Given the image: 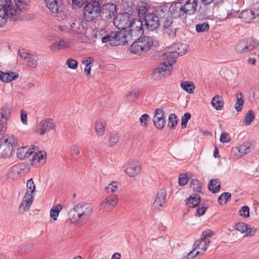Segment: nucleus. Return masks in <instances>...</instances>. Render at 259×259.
<instances>
[{
  "label": "nucleus",
  "mask_w": 259,
  "mask_h": 259,
  "mask_svg": "<svg viewBox=\"0 0 259 259\" xmlns=\"http://www.w3.org/2000/svg\"><path fill=\"white\" fill-rule=\"evenodd\" d=\"M93 210V207L91 203L81 202L70 210L68 214L72 222L84 223L90 219Z\"/></svg>",
  "instance_id": "1"
},
{
  "label": "nucleus",
  "mask_w": 259,
  "mask_h": 259,
  "mask_svg": "<svg viewBox=\"0 0 259 259\" xmlns=\"http://www.w3.org/2000/svg\"><path fill=\"white\" fill-rule=\"evenodd\" d=\"M123 31H119L121 45H125L129 41L137 39L143 33L142 22L138 19H134L132 25Z\"/></svg>",
  "instance_id": "2"
},
{
  "label": "nucleus",
  "mask_w": 259,
  "mask_h": 259,
  "mask_svg": "<svg viewBox=\"0 0 259 259\" xmlns=\"http://www.w3.org/2000/svg\"><path fill=\"white\" fill-rule=\"evenodd\" d=\"M153 44L151 37L144 35L135 39L130 46L131 52L135 54L141 55L151 50Z\"/></svg>",
  "instance_id": "3"
},
{
  "label": "nucleus",
  "mask_w": 259,
  "mask_h": 259,
  "mask_svg": "<svg viewBox=\"0 0 259 259\" xmlns=\"http://www.w3.org/2000/svg\"><path fill=\"white\" fill-rule=\"evenodd\" d=\"M13 2L12 0H5V3L0 5V27H4L8 19L11 21H19L18 15L13 12Z\"/></svg>",
  "instance_id": "4"
},
{
  "label": "nucleus",
  "mask_w": 259,
  "mask_h": 259,
  "mask_svg": "<svg viewBox=\"0 0 259 259\" xmlns=\"http://www.w3.org/2000/svg\"><path fill=\"white\" fill-rule=\"evenodd\" d=\"M100 3L98 0H91L84 6L83 9V19L88 21H92L100 14Z\"/></svg>",
  "instance_id": "5"
},
{
  "label": "nucleus",
  "mask_w": 259,
  "mask_h": 259,
  "mask_svg": "<svg viewBox=\"0 0 259 259\" xmlns=\"http://www.w3.org/2000/svg\"><path fill=\"white\" fill-rule=\"evenodd\" d=\"M17 143L14 136H3L0 139V155L3 158L10 157Z\"/></svg>",
  "instance_id": "6"
},
{
  "label": "nucleus",
  "mask_w": 259,
  "mask_h": 259,
  "mask_svg": "<svg viewBox=\"0 0 259 259\" xmlns=\"http://www.w3.org/2000/svg\"><path fill=\"white\" fill-rule=\"evenodd\" d=\"M134 19L129 13H118L115 16L113 23L118 29L123 31L132 25V21Z\"/></svg>",
  "instance_id": "7"
},
{
  "label": "nucleus",
  "mask_w": 259,
  "mask_h": 259,
  "mask_svg": "<svg viewBox=\"0 0 259 259\" xmlns=\"http://www.w3.org/2000/svg\"><path fill=\"white\" fill-rule=\"evenodd\" d=\"M12 109L9 104H6L0 109V136H3L6 132L7 120L11 116Z\"/></svg>",
  "instance_id": "8"
},
{
  "label": "nucleus",
  "mask_w": 259,
  "mask_h": 259,
  "mask_svg": "<svg viewBox=\"0 0 259 259\" xmlns=\"http://www.w3.org/2000/svg\"><path fill=\"white\" fill-rule=\"evenodd\" d=\"M254 39L251 37L244 38L240 40L236 46L235 49L239 53H245L252 50L256 47Z\"/></svg>",
  "instance_id": "9"
},
{
  "label": "nucleus",
  "mask_w": 259,
  "mask_h": 259,
  "mask_svg": "<svg viewBox=\"0 0 259 259\" xmlns=\"http://www.w3.org/2000/svg\"><path fill=\"white\" fill-rule=\"evenodd\" d=\"M147 28L150 31L156 30L160 26V22L158 16L151 10L144 16V18Z\"/></svg>",
  "instance_id": "10"
},
{
  "label": "nucleus",
  "mask_w": 259,
  "mask_h": 259,
  "mask_svg": "<svg viewBox=\"0 0 259 259\" xmlns=\"http://www.w3.org/2000/svg\"><path fill=\"white\" fill-rule=\"evenodd\" d=\"M187 46L186 45L181 44L180 48H178V51L174 52H169L165 53V55L167 59V62L166 63V66L170 70L172 68V65L174 64L176 62V54L177 56H183L185 55L187 52Z\"/></svg>",
  "instance_id": "11"
},
{
  "label": "nucleus",
  "mask_w": 259,
  "mask_h": 259,
  "mask_svg": "<svg viewBox=\"0 0 259 259\" xmlns=\"http://www.w3.org/2000/svg\"><path fill=\"white\" fill-rule=\"evenodd\" d=\"M171 70L166 66V62L160 63L154 69L151 74L152 78L155 80H159L163 77L170 75Z\"/></svg>",
  "instance_id": "12"
},
{
  "label": "nucleus",
  "mask_w": 259,
  "mask_h": 259,
  "mask_svg": "<svg viewBox=\"0 0 259 259\" xmlns=\"http://www.w3.org/2000/svg\"><path fill=\"white\" fill-rule=\"evenodd\" d=\"M183 0L172 2L169 7L170 15L176 18L184 16L185 13L183 7Z\"/></svg>",
  "instance_id": "13"
},
{
  "label": "nucleus",
  "mask_w": 259,
  "mask_h": 259,
  "mask_svg": "<svg viewBox=\"0 0 259 259\" xmlns=\"http://www.w3.org/2000/svg\"><path fill=\"white\" fill-rule=\"evenodd\" d=\"M116 6L114 4L107 3L102 6H100L99 16L103 19H110L116 12Z\"/></svg>",
  "instance_id": "14"
},
{
  "label": "nucleus",
  "mask_w": 259,
  "mask_h": 259,
  "mask_svg": "<svg viewBox=\"0 0 259 259\" xmlns=\"http://www.w3.org/2000/svg\"><path fill=\"white\" fill-rule=\"evenodd\" d=\"M101 41L102 43H106L108 41L112 46L121 45L119 31H110L109 33L103 36Z\"/></svg>",
  "instance_id": "15"
},
{
  "label": "nucleus",
  "mask_w": 259,
  "mask_h": 259,
  "mask_svg": "<svg viewBox=\"0 0 259 259\" xmlns=\"http://www.w3.org/2000/svg\"><path fill=\"white\" fill-rule=\"evenodd\" d=\"M164 112L162 109H156L154 111L153 122L154 126L158 130H161L166 123V119L164 116Z\"/></svg>",
  "instance_id": "16"
},
{
  "label": "nucleus",
  "mask_w": 259,
  "mask_h": 259,
  "mask_svg": "<svg viewBox=\"0 0 259 259\" xmlns=\"http://www.w3.org/2000/svg\"><path fill=\"white\" fill-rule=\"evenodd\" d=\"M55 127V123L53 119L51 118L46 119L42 120L38 125L37 127V133L44 135L51 130L54 129Z\"/></svg>",
  "instance_id": "17"
},
{
  "label": "nucleus",
  "mask_w": 259,
  "mask_h": 259,
  "mask_svg": "<svg viewBox=\"0 0 259 259\" xmlns=\"http://www.w3.org/2000/svg\"><path fill=\"white\" fill-rule=\"evenodd\" d=\"M29 3V0H14L12 10L14 14L18 15L19 20L22 19L21 13Z\"/></svg>",
  "instance_id": "18"
},
{
  "label": "nucleus",
  "mask_w": 259,
  "mask_h": 259,
  "mask_svg": "<svg viewBox=\"0 0 259 259\" xmlns=\"http://www.w3.org/2000/svg\"><path fill=\"white\" fill-rule=\"evenodd\" d=\"M47 8L54 13H61L65 9L61 0H45Z\"/></svg>",
  "instance_id": "19"
},
{
  "label": "nucleus",
  "mask_w": 259,
  "mask_h": 259,
  "mask_svg": "<svg viewBox=\"0 0 259 259\" xmlns=\"http://www.w3.org/2000/svg\"><path fill=\"white\" fill-rule=\"evenodd\" d=\"M213 235V232L207 230L202 232L200 240H196V241L200 242V245H201L203 243V245L201 247V253H204L207 250L208 246V244L210 242L209 239H207V237H210Z\"/></svg>",
  "instance_id": "20"
},
{
  "label": "nucleus",
  "mask_w": 259,
  "mask_h": 259,
  "mask_svg": "<svg viewBox=\"0 0 259 259\" xmlns=\"http://www.w3.org/2000/svg\"><path fill=\"white\" fill-rule=\"evenodd\" d=\"M183 7L186 15H193L197 9V0H187L183 4Z\"/></svg>",
  "instance_id": "21"
},
{
  "label": "nucleus",
  "mask_w": 259,
  "mask_h": 259,
  "mask_svg": "<svg viewBox=\"0 0 259 259\" xmlns=\"http://www.w3.org/2000/svg\"><path fill=\"white\" fill-rule=\"evenodd\" d=\"M152 11L158 16L159 19L170 15L169 7L164 4L153 8Z\"/></svg>",
  "instance_id": "22"
},
{
  "label": "nucleus",
  "mask_w": 259,
  "mask_h": 259,
  "mask_svg": "<svg viewBox=\"0 0 259 259\" xmlns=\"http://www.w3.org/2000/svg\"><path fill=\"white\" fill-rule=\"evenodd\" d=\"M37 147L34 146L32 149L29 148L28 147H22L17 149V157L20 159H23L28 158L30 155H32L34 152V150Z\"/></svg>",
  "instance_id": "23"
},
{
  "label": "nucleus",
  "mask_w": 259,
  "mask_h": 259,
  "mask_svg": "<svg viewBox=\"0 0 259 259\" xmlns=\"http://www.w3.org/2000/svg\"><path fill=\"white\" fill-rule=\"evenodd\" d=\"M201 198L199 194H193L189 196L186 200V204L188 208H195L199 205Z\"/></svg>",
  "instance_id": "24"
},
{
  "label": "nucleus",
  "mask_w": 259,
  "mask_h": 259,
  "mask_svg": "<svg viewBox=\"0 0 259 259\" xmlns=\"http://www.w3.org/2000/svg\"><path fill=\"white\" fill-rule=\"evenodd\" d=\"M47 154L45 151H38L35 153L31 161V164L37 166L38 163L44 164L46 162Z\"/></svg>",
  "instance_id": "25"
},
{
  "label": "nucleus",
  "mask_w": 259,
  "mask_h": 259,
  "mask_svg": "<svg viewBox=\"0 0 259 259\" xmlns=\"http://www.w3.org/2000/svg\"><path fill=\"white\" fill-rule=\"evenodd\" d=\"M117 196L115 195H111L103 201L101 204V207L103 208H113L117 204Z\"/></svg>",
  "instance_id": "26"
},
{
  "label": "nucleus",
  "mask_w": 259,
  "mask_h": 259,
  "mask_svg": "<svg viewBox=\"0 0 259 259\" xmlns=\"http://www.w3.org/2000/svg\"><path fill=\"white\" fill-rule=\"evenodd\" d=\"M150 6H148L147 3L144 2H140L138 3L137 11L136 13L138 14L139 18L141 19L142 17L144 18V16L149 12H151L149 10Z\"/></svg>",
  "instance_id": "27"
},
{
  "label": "nucleus",
  "mask_w": 259,
  "mask_h": 259,
  "mask_svg": "<svg viewBox=\"0 0 259 259\" xmlns=\"http://www.w3.org/2000/svg\"><path fill=\"white\" fill-rule=\"evenodd\" d=\"M166 196V192L165 189L160 190L156 196L155 201L154 202V205L156 207H162L165 203V197Z\"/></svg>",
  "instance_id": "28"
},
{
  "label": "nucleus",
  "mask_w": 259,
  "mask_h": 259,
  "mask_svg": "<svg viewBox=\"0 0 259 259\" xmlns=\"http://www.w3.org/2000/svg\"><path fill=\"white\" fill-rule=\"evenodd\" d=\"M141 169V165L138 163L137 164L130 163L126 168L125 171L130 177H134L140 174Z\"/></svg>",
  "instance_id": "29"
},
{
  "label": "nucleus",
  "mask_w": 259,
  "mask_h": 259,
  "mask_svg": "<svg viewBox=\"0 0 259 259\" xmlns=\"http://www.w3.org/2000/svg\"><path fill=\"white\" fill-rule=\"evenodd\" d=\"M208 188L213 193L218 192L221 189L220 181L217 179L211 180L208 184Z\"/></svg>",
  "instance_id": "30"
},
{
  "label": "nucleus",
  "mask_w": 259,
  "mask_h": 259,
  "mask_svg": "<svg viewBox=\"0 0 259 259\" xmlns=\"http://www.w3.org/2000/svg\"><path fill=\"white\" fill-rule=\"evenodd\" d=\"M106 125V122L103 119H99L96 121L95 128L96 133L98 136H102L104 134Z\"/></svg>",
  "instance_id": "31"
},
{
  "label": "nucleus",
  "mask_w": 259,
  "mask_h": 259,
  "mask_svg": "<svg viewBox=\"0 0 259 259\" xmlns=\"http://www.w3.org/2000/svg\"><path fill=\"white\" fill-rule=\"evenodd\" d=\"M211 104L217 110H221L224 105V101L221 97L217 95L211 100Z\"/></svg>",
  "instance_id": "32"
},
{
  "label": "nucleus",
  "mask_w": 259,
  "mask_h": 259,
  "mask_svg": "<svg viewBox=\"0 0 259 259\" xmlns=\"http://www.w3.org/2000/svg\"><path fill=\"white\" fill-rule=\"evenodd\" d=\"M236 102L234 105V108L237 112H240L242 109L244 101L242 92H239L236 95Z\"/></svg>",
  "instance_id": "33"
},
{
  "label": "nucleus",
  "mask_w": 259,
  "mask_h": 259,
  "mask_svg": "<svg viewBox=\"0 0 259 259\" xmlns=\"http://www.w3.org/2000/svg\"><path fill=\"white\" fill-rule=\"evenodd\" d=\"M172 18L169 15L160 19V25L164 29H170L173 22Z\"/></svg>",
  "instance_id": "34"
},
{
  "label": "nucleus",
  "mask_w": 259,
  "mask_h": 259,
  "mask_svg": "<svg viewBox=\"0 0 259 259\" xmlns=\"http://www.w3.org/2000/svg\"><path fill=\"white\" fill-rule=\"evenodd\" d=\"M181 87L183 90L189 94L193 93L195 88L194 83L189 81L182 82L181 83Z\"/></svg>",
  "instance_id": "35"
},
{
  "label": "nucleus",
  "mask_w": 259,
  "mask_h": 259,
  "mask_svg": "<svg viewBox=\"0 0 259 259\" xmlns=\"http://www.w3.org/2000/svg\"><path fill=\"white\" fill-rule=\"evenodd\" d=\"M26 169V165L22 163L14 165L11 167V171L15 176H19Z\"/></svg>",
  "instance_id": "36"
},
{
  "label": "nucleus",
  "mask_w": 259,
  "mask_h": 259,
  "mask_svg": "<svg viewBox=\"0 0 259 259\" xmlns=\"http://www.w3.org/2000/svg\"><path fill=\"white\" fill-rule=\"evenodd\" d=\"M200 246L199 241H195L193 244L192 250L187 254V258L188 259H192L196 256L199 255L200 253H201V251H198L195 253H194V252L196 249H201Z\"/></svg>",
  "instance_id": "37"
},
{
  "label": "nucleus",
  "mask_w": 259,
  "mask_h": 259,
  "mask_svg": "<svg viewBox=\"0 0 259 259\" xmlns=\"http://www.w3.org/2000/svg\"><path fill=\"white\" fill-rule=\"evenodd\" d=\"M62 209V206L58 204L54 205L50 211L51 218L54 221L57 220L59 213Z\"/></svg>",
  "instance_id": "38"
},
{
  "label": "nucleus",
  "mask_w": 259,
  "mask_h": 259,
  "mask_svg": "<svg viewBox=\"0 0 259 259\" xmlns=\"http://www.w3.org/2000/svg\"><path fill=\"white\" fill-rule=\"evenodd\" d=\"M178 119L176 115L174 113H171L168 116V127L170 130L175 129L178 124Z\"/></svg>",
  "instance_id": "39"
},
{
  "label": "nucleus",
  "mask_w": 259,
  "mask_h": 259,
  "mask_svg": "<svg viewBox=\"0 0 259 259\" xmlns=\"http://www.w3.org/2000/svg\"><path fill=\"white\" fill-rule=\"evenodd\" d=\"M255 118V114L253 111L251 110H248L246 113L243 122L245 123L246 125H250L252 121Z\"/></svg>",
  "instance_id": "40"
},
{
  "label": "nucleus",
  "mask_w": 259,
  "mask_h": 259,
  "mask_svg": "<svg viewBox=\"0 0 259 259\" xmlns=\"http://www.w3.org/2000/svg\"><path fill=\"white\" fill-rule=\"evenodd\" d=\"M251 144L248 142H244L238 147L239 152L243 155H245L250 151Z\"/></svg>",
  "instance_id": "41"
},
{
  "label": "nucleus",
  "mask_w": 259,
  "mask_h": 259,
  "mask_svg": "<svg viewBox=\"0 0 259 259\" xmlns=\"http://www.w3.org/2000/svg\"><path fill=\"white\" fill-rule=\"evenodd\" d=\"M191 187L194 191L200 192L201 191V183L197 179H193L191 181Z\"/></svg>",
  "instance_id": "42"
},
{
  "label": "nucleus",
  "mask_w": 259,
  "mask_h": 259,
  "mask_svg": "<svg viewBox=\"0 0 259 259\" xmlns=\"http://www.w3.org/2000/svg\"><path fill=\"white\" fill-rule=\"evenodd\" d=\"M94 38L95 41L97 39H101L102 37L105 34V29L103 28H96L94 31Z\"/></svg>",
  "instance_id": "43"
},
{
  "label": "nucleus",
  "mask_w": 259,
  "mask_h": 259,
  "mask_svg": "<svg viewBox=\"0 0 259 259\" xmlns=\"http://www.w3.org/2000/svg\"><path fill=\"white\" fill-rule=\"evenodd\" d=\"M209 25L207 22L202 24H197L196 26V30L197 32H203L208 30Z\"/></svg>",
  "instance_id": "44"
},
{
  "label": "nucleus",
  "mask_w": 259,
  "mask_h": 259,
  "mask_svg": "<svg viewBox=\"0 0 259 259\" xmlns=\"http://www.w3.org/2000/svg\"><path fill=\"white\" fill-rule=\"evenodd\" d=\"M150 116L148 114H144L140 117V122L141 125L144 127H147L150 121Z\"/></svg>",
  "instance_id": "45"
},
{
  "label": "nucleus",
  "mask_w": 259,
  "mask_h": 259,
  "mask_svg": "<svg viewBox=\"0 0 259 259\" xmlns=\"http://www.w3.org/2000/svg\"><path fill=\"white\" fill-rule=\"evenodd\" d=\"M120 136L118 134L112 133L109 139V143L110 146H114L117 144L119 141Z\"/></svg>",
  "instance_id": "46"
},
{
  "label": "nucleus",
  "mask_w": 259,
  "mask_h": 259,
  "mask_svg": "<svg viewBox=\"0 0 259 259\" xmlns=\"http://www.w3.org/2000/svg\"><path fill=\"white\" fill-rule=\"evenodd\" d=\"M126 4L127 5L128 12L131 13V15H133L136 13V11H137V5L135 4L132 1L129 0L126 2Z\"/></svg>",
  "instance_id": "47"
},
{
  "label": "nucleus",
  "mask_w": 259,
  "mask_h": 259,
  "mask_svg": "<svg viewBox=\"0 0 259 259\" xmlns=\"http://www.w3.org/2000/svg\"><path fill=\"white\" fill-rule=\"evenodd\" d=\"M191 114L187 112L182 117L181 119V126L182 128L186 127L188 121L191 118Z\"/></svg>",
  "instance_id": "48"
},
{
  "label": "nucleus",
  "mask_w": 259,
  "mask_h": 259,
  "mask_svg": "<svg viewBox=\"0 0 259 259\" xmlns=\"http://www.w3.org/2000/svg\"><path fill=\"white\" fill-rule=\"evenodd\" d=\"M26 186H27V192H28V193L32 194L35 189V186L34 184L32 179H30L27 181V183H26Z\"/></svg>",
  "instance_id": "49"
},
{
  "label": "nucleus",
  "mask_w": 259,
  "mask_h": 259,
  "mask_svg": "<svg viewBox=\"0 0 259 259\" xmlns=\"http://www.w3.org/2000/svg\"><path fill=\"white\" fill-rule=\"evenodd\" d=\"M248 225L243 222H239L235 225V229L240 231L241 233H244L247 230Z\"/></svg>",
  "instance_id": "50"
},
{
  "label": "nucleus",
  "mask_w": 259,
  "mask_h": 259,
  "mask_svg": "<svg viewBox=\"0 0 259 259\" xmlns=\"http://www.w3.org/2000/svg\"><path fill=\"white\" fill-rule=\"evenodd\" d=\"M27 65L28 67L34 68L37 67V60L38 58L37 56L32 57L31 56L29 58H28Z\"/></svg>",
  "instance_id": "51"
},
{
  "label": "nucleus",
  "mask_w": 259,
  "mask_h": 259,
  "mask_svg": "<svg viewBox=\"0 0 259 259\" xmlns=\"http://www.w3.org/2000/svg\"><path fill=\"white\" fill-rule=\"evenodd\" d=\"M189 178L186 174H181L179 177V184L180 186L186 185L189 181Z\"/></svg>",
  "instance_id": "52"
},
{
  "label": "nucleus",
  "mask_w": 259,
  "mask_h": 259,
  "mask_svg": "<svg viewBox=\"0 0 259 259\" xmlns=\"http://www.w3.org/2000/svg\"><path fill=\"white\" fill-rule=\"evenodd\" d=\"M139 91L138 90H132L127 95V97L132 101H135L139 96Z\"/></svg>",
  "instance_id": "53"
},
{
  "label": "nucleus",
  "mask_w": 259,
  "mask_h": 259,
  "mask_svg": "<svg viewBox=\"0 0 259 259\" xmlns=\"http://www.w3.org/2000/svg\"><path fill=\"white\" fill-rule=\"evenodd\" d=\"M66 64L69 68L75 69L77 67V61L72 58H69L66 62Z\"/></svg>",
  "instance_id": "54"
},
{
  "label": "nucleus",
  "mask_w": 259,
  "mask_h": 259,
  "mask_svg": "<svg viewBox=\"0 0 259 259\" xmlns=\"http://www.w3.org/2000/svg\"><path fill=\"white\" fill-rule=\"evenodd\" d=\"M33 200L32 194L26 192L25 196L23 197L22 200L23 202H27V204H31Z\"/></svg>",
  "instance_id": "55"
},
{
  "label": "nucleus",
  "mask_w": 259,
  "mask_h": 259,
  "mask_svg": "<svg viewBox=\"0 0 259 259\" xmlns=\"http://www.w3.org/2000/svg\"><path fill=\"white\" fill-rule=\"evenodd\" d=\"M240 214L244 218L249 217V208L248 206L245 205L243 206L240 210Z\"/></svg>",
  "instance_id": "56"
},
{
  "label": "nucleus",
  "mask_w": 259,
  "mask_h": 259,
  "mask_svg": "<svg viewBox=\"0 0 259 259\" xmlns=\"http://www.w3.org/2000/svg\"><path fill=\"white\" fill-rule=\"evenodd\" d=\"M89 59H90L91 60L89 61V62L87 63V66H85L84 68V72L87 75H90L91 70V66L90 65L94 62V59L92 57H89Z\"/></svg>",
  "instance_id": "57"
},
{
  "label": "nucleus",
  "mask_w": 259,
  "mask_h": 259,
  "mask_svg": "<svg viewBox=\"0 0 259 259\" xmlns=\"http://www.w3.org/2000/svg\"><path fill=\"white\" fill-rule=\"evenodd\" d=\"M220 140L222 143H228L231 141V138L228 133H223L220 136Z\"/></svg>",
  "instance_id": "58"
},
{
  "label": "nucleus",
  "mask_w": 259,
  "mask_h": 259,
  "mask_svg": "<svg viewBox=\"0 0 259 259\" xmlns=\"http://www.w3.org/2000/svg\"><path fill=\"white\" fill-rule=\"evenodd\" d=\"M117 182L113 181L106 188V190L108 193L110 192V191L111 192H114L117 189Z\"/></svg>",
  "instance_id": "59"
},
{
  "label": "nucleus",
  "mask_w": 259,
  "mask_h": 259,
  "mask_svg": "<svg viewBox=\"0 0 259 259\" xmlns=\"http://www.w3.org/2000/svg\"><path fill=\"white\" fill-rule=\"evenodd\" d=\"M18 53L20 57L24 59L29 58L32 56L30 53H26L24 49L19 50Z\"/></svg>",
  "instance_id": "60"
},
{
  "label": "nucleus",
  "mask_w": 259,
  "mask_h": 259,
  "mask_svg": "<svg viewBox=\"0 0 259 259\" xmlns=\"http://www.w3.org/2000/svg\"><path fill=\"white\" fill-rule=\"evenodd\" d=\"M72 3L74 6L80 8L85 3H88V0H72Z\"/></svg>",
  "instance_id": "61"
},
{
  "label": "nucleus",
  "mask_w": 259,
  "mask_h": 259,
  "mask_svg": "<svg viewBox=\"0 0 259 259\" xmlns=\"http://www.w3.org/2000/svg\"><path fill=\"white\" fill-rule=\"evenodd\" d=\"M9 74L7 72H3L0 71V79L4 82H9L8 79Z\"/></svg>",
  "instance_id": "62"
},
{
  "label": "nucleus",
  "mask_w": 259,
  "mask_h": 259,
  "mask_svg": "<svg viewBox=\"0 0 259 259\" xmlns=\"http://www.w3.org/2000/svg\"><path fill=\"white\" fill-rule=\"evenodd\" d=\"M7 73L9 74L8 79L9 82H10L12 80H14L17 79L18 77L19 74L17 72L9 71L7 72Z\"/></svg>",
  "instance_id": "63"
},
{
  "label": "nucleus",
  "mask_w": 259,
  "mask_h": 259,
  "mask_svg": "<svg viewBox=\"0 0 259 259\" xmlns=\"http://www.w3.org/2000/svg\"><path fill=\"white\" fill-rule=\"evenodd\" d=\"M207 209V206H204V205H202L201 207H199L197 208L196 214L199 216H201V215H203L205 213Z\"/></svg>",
  "instance_id": "64"
}]
</instances>
